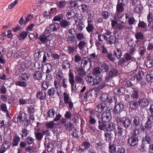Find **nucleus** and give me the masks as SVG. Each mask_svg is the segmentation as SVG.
I'll return each instance as SVG.
<instances>
[{
	"instance_id": "60",
	"label": "nucleus",
	"mask_w": 153,
	"mask_h": 153,
	"mask_svg": "<svg viewBox=\"0 0 153 153\" xmlns=\"http://www.w3.org/2000/svg\"><path fill=\"white\" fill-rule=\"evenodd\" d=\"M87 30L88 32L92 33L95 29L92 24H88L87 27H86Z\"/></svg>"
},
{
	"instance_id": "42",
	"label": "nucleus",
	"mask_w": 153,
	"mask_h": 153,
	"mask_svg": "<svg viewBox=\"0 0 153 153\" xmlns=\"http://www.w3.org/2000/svg\"><path fill=\"white\" fill-rule=\"evenodd\" d=\"M10 144V143L9 141L7 140H4L3 142V144L1 146L6 150L7 149L9 148Z\"/></svg>"
},
{
	"instance_id": "50",
	"label": "nucleus",
	"mask_w": 153,
	"mask_h": 153,
	"mask_svg": "<svg viewBox=\"0 0 153 153\" xmlns=\"http://www.w3.org/2000/svg\"><path fill=\"white\" fill-rule=\"evenodd\" d=\"M15 84L16 85L19 86L20 87H25L27 85V83L25 82L21 81H18L15 82Z\"/></svg>"
},
{
	"instance_id": "32",
	"label": "nucleus",
	"mask_w": 153,
	"mask_h": 153,
	"mask_svg": "<svg viewBox=\"0 0 153 153\" xmlns=\"http://www.w3.org/2000/svg\"><path fill=\"white\" fill-rule=\"evenodd\" d=\"M64 126L65 130L68 131H72L74 128V125L70 122H67Z\"/></svg>"
},
{
	"instance_id": "45",
	"label": "nucleus",
	"mask_w": 153,
	"mask_h": 153,
	"mask_svg": "<svg viewBox=\"0 0 153 153\" xmlns=\"http://www.w3.org/2000/svg\"><path fill=\"white\" fill-rule=\"evenodd\" d=\"M90 90H87L86 92L83 95V98L84 99H86L88 98L90 99L92 97V94L91 93Z\"/></svg>"
},
{
	"instance_id": "48",
	"label": "nucleus",
	"mask_w": 153,
	"mask_h": 153,
	"mask_svg": "<svg viewBox=\"0 0 153 153\" xmlns=\"http://www.w3.org/2000/svg\"><path fill=\"white\" fill-rule=\"evenodd\" d=\"M122 53V51L120 48H116V51H114V55L117 57L118 59H119L121 56Z\"/></svg>"
},
{
	"instance_id": "55",
	"label": "nucleus",
	"mask_w": 153,
	"mask_h": 153,
	"mask_svg": "<svg viewBox=\"0 0 153 153\" xmlns=\"http://www.w3.org/2000/svg\"><path fill=\"white\" fill-rule=\"evenodd\" d=\"M102 79L101 76H96L95 77V79H94L93 82V84L94 85H97L99 84L102 81Z\"/></svg>"
},
{
	"instance_id": "51",
	"label": "nucleus",
	"mask_w": 153,
	"mask_h": 153,
	"mask_svg": "<svg viewBox=\"0 0 153 153\" xmlns=\"http://www.w3.org/2000/svg\"><path fill=\"white\" fill-rule=\"evenodd\" d=\"M50 82L48 81H44L42 84V90H46L50 85Z\"/></svg>"
},
{
	"instance_id": "54",
	"label": "nucleus",
	"mask_w": 153,
	"mask_h": 153,
	"mask_svg": "<svg viewBox=\"0 0 153 153\" xmlns=\"http://www.w3.org/2000/svg\"><path fill=\"white\" fill-rule=\"evenodd\" d=\"M28 34L27 32H22L20 34L19 36H18L19 39L20 40H21L25 39L27 37Z\"/></svg>"
},
{
	"instance_id": "10",
	"label": "nucleus",
	"mask_w": 153,
	"mask_h": 153,
	"mask_svg": "<svg viewBox=\"0 0 153 153\" xmlns=\"http://www.w3.org/2000/svg\"><path fill=\"white\" fill-rule=\"evenodd\" d=\"M108 85L109 86V85L108 84H106L105 83H100V84L99 85V86H98V87H96L90 91L91 92L93 93L94 95H97V94L99 93L100 90L102 89L104 87L107 86Z\"/></svg>"
},
{
	"instance_id": "31",
	"label": "nucleus",
	"mask_w": 153,
	"mask_h": 153,
	"mask_svg": "<svg viewBox=\"0 0 153 153\" xmlns=\"http://www.w3.org/2000/svg\"><path fill=\"white\" fill-rule=\"evenodd\" d=\"M19 77L20 80L26 81L28 79L29 76L28 74L23 73L20 75Z\"/></svg>"
},
{
	"instance_id": "17",
	"label": "nucleus",
	"mask_w": 153,
	"mask_h": 153,
	"mask_svg": "<svg viewBox=\"0 0 153 153\" xmlns=\"http://www.w3.org/2000/svg\"><path fill=\"white\" fill-rule=\"evenodd\" d=\"M21 138L17 134L14 135L12 141V145L13 146H16L18 145L20 141Z\"/></svg>"
},
{
	"instance_id": "46",
	"label": "nucleus",
	"mask_w": 153,
	"mask_h": 153,
	"mask_svg": "<svg viewBox=\"0 0 153 153\" xmlns=\"http://www.w3.org/2000/svg\"><path fill=\"white\" fill-rule=\"evenodd\" d=\"M135 38L138 40H140L144 39V38L143 34L140 32H137L135 34Z\"/></svg>"
},
{
	"instance_id": "57",
	"label": "nucleus",
	"mask_w": 153,
	"mask_h": 153,
	"mask_svg": "<svg viewBox=\"0 0 153 153\" xmlns=\"http://www.w3.org/2000/svg\"><path fill=\"white\" fill-rule=\"evenodd\" d=\"M91 145V143L85 141L83 142L81 146L82 148L84 147L83 148L86 150L90 148Z\"/></svg>"
},
{
	"instance_id": "47",
	"label": "nucleus",
	"mask_w": 153,
	"mask_h": 153,
	"mask_svg": "<svg viewBox=\"0 0 153 153\" xmlns=\"http://www.w3.org/2000/svg\"><path fill=\"white\" fill-rule=\"evenodd\" d=\"M56 112L53 108L49 110L47 112V117L50 118H53Z\"/></svg>"
},
{
	"instance_id": "49",
	"label": "nucleus",
	"mask_w": 153,
	"mask_h": 153,
	"mask_svg": "<svg viewBox=\"0 0 153 153\" xmlns=\"http://www.w3.org/2000/svg\"><path fill=\"white\" fill-rule=\"evenodd\" d=\"M34 134L37 140L40 141L43 138V134H42V133L39 132H35Z\"/></svg>"
},
{
	"instance_id": "37",
	"label": "nucleus",
	"mask_w": 153,
	"mask_h": 153,
	"mask_svg": "<svg viewBox=\"0 0 153 153\" xmlns=\"http://www.w3.org/2000/svg\"><path fill=\"white\" fill-rule=\"evenodd\" d=\"M126 89L125 87H122L116 88L115 91H117V94L118 95H122L125 93Z\"/></svg>"
},
{
	"instance_id": "56",
	"label": "nucleus",
	"mask_w": 153,
	"mask_h": 153,
	"mask_svg": "<svg viewBox=\"0 0 153 153\" xmlns=\"http://www.w3.org/2000/svg\"><path fill=\"white\" fill-rule=\"evenodd\" d=\"M128 63L125 59L123 57L120 59L118 63V65L123 66L125 65H127Z\"/></svg>"
},
{
	"instance_id": "14",
	"label": "nucleus",
	"mask_w": 153,
	"mask_h": 153,
	"mask_svg": "<svg viewBox=\"0 0 153 153\" xmlns=\"http://www.w3.org/2000/svg\"><path fill=\"white\" fill-rule=\"evenodd\" d=\"M124 129L122 125H118L117 129H115L114 133L115 136H121L123 134Z\"/></svg>"
},
{
	"instance_id": "35",
	"label": "nucleus",
	"mask_w": 153,
	"mask_h": 153,
	"mask_svg": "<svg viewBox=\"0 0 153 153\" xmlns=\"http://www.w3.org/2000/svg\"><path fill=\"white\" fill-rule=\"evenodd\" d=\"M84 110L85 114L87 115H89L88 116V117H92L93 115L95 113L94 110L90 108L87 109H85Z\"/></svg>"
},
{
	"instance_id": "62",
	"label": "nucleus",
	"mask_w": 153,
	"mask_h": 153,
	"mask_svg": "<svg viewBox=\"0 0 153 153\" xmlns=\"http://www.w3.org/2000/svg\"><path fill=\"white\" fill-rule=\"evenodd\" d=\"M77 26V29L80 31H81L85 27V25L82 22L79 21Z\"/></svg>"
},
{
	"instance_id": "44",
	"label": "nucleus",
	"mask_w": 153,
	"mask_h": 153,
	"mask_svg": "<svg viewBox=\"0 0 153 153\" xmlns=\"http://www.w3.org/2000/svg\"><path fill=\"white\" fill-rule=\"evenodd\" d=\"M101 72V69L98 67H94L93 71L92 72V74L94 76H97L98 74H100Z\"/></svg>"
},
{
	"instance_id": "15",
	"label": "nucleus",
	"mask_w": 153,
	"mask_h": 153,
	"mask_svg": "<svg viewBox=\"0 0 153 153\" xmlns=\"http://www.w3.org/2000/svg\"><path fill=\"white\" fill-rule=\"evenodd\" d=\"M106 106V104L104 102H103L98 105L95 108V110L97 112L101 113L104 110Z\"/></svg>"
},
{
	"instance_id": "58",
	"label": "nucleus",
	"mask_w": 153,
	"mask_h": 153,
	"mask_svg": "<svg viewBox=\"0 0 153 153\" xmlns=\"http://www.w3.org/2000/svg\"><path fill=\"white\" fill-rule=\"evenodd\" d=\"M125 117H121L120 116H117L115 118V120L116 123L118 125L121 124V123H122L123 120L124 119Z\"/></svg>"
},
{
	"instance_id": "4",
	"label": "nucleus",
	"mask_w": 153,
	"mask_h": 153,
	"mask_svg": "<svg viewBox=\"0 0 153 153\" xmlns=\"http://www.w3.org/2000/svg\"><path fill=\"white\" fill-rule=\"evenodd\" d=\"M118 71L116 68H112L107 72L105 77L104 83L106 84L110 82L111 78L117 75Z\"/></svg>"
},
{
	"instance_id": "59",
	"label": "nucleus",
	"mask_w": 153,
	"mask_h": 153,
	"mask_svg": "<svg viewBox=\"0 0 153 153\" xmlns=\"http://www.w3.org/2000/svg\"><path fill=\"white\" fill-rule=\"evenodd\" d=\"M66 3V1H59L57 3V6L61 10L62 9L64 8Z\"/></svg>"
},
{
	"instance_id": "38",
	"label": "nucleus",
	"mask_w": 153,
	"mask_h": 153,
	"mask_svg": "<svg viewBox=\"0 0 153 153\" xmlns=\"http://www.w3.org/2000/svg\"><path fill=\"white\" fill-rule=\"evenodd\" d=\"M101 71L103 72H107L108 71L109 69L108 65L105 63H104L102 64L100 68Z\"/></svg>"
},
{
	"instance_id": "1",
	"label": "nucleus",
	"mask_w": 153,
	"mask_h": 153,
	"mask_svg": "<svg viewBox=\"0 0 153 153\" xmlns=\"http://www.w3.org/2000/svg\"><path fill=\"white\" fill-rule=\"evenodd\" d=\"M140 132L138 131H133L132 136L129 137L127 140V143L131 147H134L137 146L139 140Z\"/></svg>"
},
{
	"instance_id": "41",
	"label": "nucleus",
	"mask_w": 153,
	"mask_h": 153,
	"mask_svg": "<svg viewBox=\"0 0 153 153\" xmlns=\"http://www.w3.org/2000/svg\"><path fill=\"white\" fill-rule=\"evenodd\" d=\"M30 131L26 128H23L22 131L21 137L22 138L26 137L29 134Z\"/></svg>"
},
{
	"instance_id": "30",
	"label": "nucleus",
	"mask_w": 153,
	"mask_h": 153,
	"mask_svg": "<svg viewBox=\"0 0 153 153\" xmlns=\"http://www.w3.org/2000/svg\"><path fill=\"white\" fill-rule=\"evenodd\" d=\"M136 73V78L137 82L141 80L143 76V72L142 71H135Z\"/></svg>"
},
{
	"instance_id": "19",
	"label": "nucleus",
	"mask_w": 153,
	"mask_h": 153,
	"mask_svg": "<svg viewBox=\"0 0 153 153\" xmlns=\"http://www.w3.org/2000/svg\"><path fill=\"white\" fill-rule=\"evenodd\" d=\"M108 124L106 126V131H111L115 130V124L111 121H109Z\"/></svg>"
},
{
	"instance_id": "8",
	"label": "nucleus",
	"mask_w": 153,
	"mask_h": 153,
	"mask_svg": "<svg viewBox=\"0 0 153 153\" xmlns=\"http://www.w3.org/2000/svg\"><path fill=\"white\" fill-rule=\"evenodd\" d=\"M111 116L110 110L104 112L101 116V120L105 122H108L111 118Z\"/></svg>"
},
{
	"instance_id": "27",
	"label": "nucleus",
	"mask_w": 153,
	"mask_h": 153,
	"mask_svg": "<svg viewBox=\"0 0 153 153\" xmlns=\"http://www.w3.org/2000/svg\"><path fill=\"white\" fill-rule=\"evenodd\" d=\"M76 13L73 10H71L68 11L66 14L67 19H70L74 18L76 16Z\"/></svg>"
},
{
	"instance_id": "7",
	"label": "nucleus",
	"mask_w": 153,
	"mask_h": 153,
	"mask_svg": "<svg viewBox=\"0 0 153 153\" xmlns=\"http://www.w3.org/2000/svg\"><path fill=\"white\" fill-rule=\"evenodd\" d=\"M149 100L146 97L140 98L138 101L139 106L143 108L147 107L149 105Z\"/></svg>"
},
{
	"instance_id": "24",
	"label": "nucleus",
	"mask_w": 153,
	"mask_h": 153,
	"mask_svg": "<svg viewBox=\"0 0 153 153\" xmlns=\"http://www.w3.org/2000/svg\"><path fill=\"white\" fill-rule=\"evenodd\" d=\"M87 129L89 132L92 131L94 133H97L98 131L96 128L95 124H88L87 126Z\"/></svg>"
},
{
	"instance_id": "5",
	"label": "nucleus",
	"mask_w": 153,
	"mask_h": 153,
	"mask_svg": "<svg viewBox=\"0 0 153 153\" xmlns=\"http://www.w3.org/2000/svg\"><path fill=\"white\" fill-rule=\"evenodd\" d=\"M27 114L22 111L20 112L17 117V120L19 122H22L25 125L28 126L30 123V119L27 118Z\"/></svg>"
},
{
	"instance_id": "13",
	"label": "nucleus",
	"mask_w": 153,
	"mask_h": 153,
	"mask_svg": "<svg viewBox=\"0 0 153 153\" xmlns=\"http://www.w3.org/2000/svg\"><path fill=\"white\" fill-rule=\"evenodd\" d=\"M42 77V72L39 70L35 71L33 74V77L34 80H40Z\"/></svg>"
},
{
	"instance_id": "34",
	"label": "nucleus",
	"mask_w": 153,
	"mask_h": 153,
	"mask_svg": "<svg viewBox=\"0 0 153 153\" xmlns=\"http://www.w3.org/2000/svg\"><path fill=\"white\" fill-rule=\"evenodd\" d=\"M133 92L131 96V97L133 100H138V91L137 89L134 88Z\"/></svg>"
},
{
	"instance_id": "33",
	"label": "nucleus",
	"mask_w": 153,
	"mask_h": 153,
	"mask_svg": "<svg viewBox=\"0 0 153 153\" xmlns=\"http://www.w3.org/2000/svg\"><path fill=\"white\" fill-rule=\"evenodd\" d=\"M44 145L45 148V150L46 149L48 152H50L52 151L53 146H54L53 143H44Z\"/></svg>"
},
{
	"instance_id": "18",
	"label": "nucleus",
	"mask_w": 153,
	"mask_h": 153,
	"mask_svg": "<svg viewBox=\"0 0 153 153\" xmlns=\"http://www.w3.org/2000/svg\"><path fill=\"white\" fill-rule=\"evenodd\" d=\"M122 126H123L125 128L129 127L131 124V121L129 118L125 117L122 123Z\"/></svg>"
},
{
	"instance_id": "11",
	"label": "nucleus",
	"mask_w": 153,
	"mask_h": 153,
	"mask_svg": "<svg viewBox=\"0 0 153 153\" xmlns=\"http://www.w3.org/2000/svg\"><path fill=\"white\" fill-rule=\"evenodd\" d=\"M56 77L57 80H55L54 81V86L56 89H57L61 85V81L64 78L63 77V75L61 74H57Z\"/></svg>"
},
{
	"instance_id": "9",
	"label": "nucleus",
	"mask_w": 153,
	"mask_h": 153,
	"mask_svg": "<svg viewBox=\"0 0 153 153\" xmlns=\"http://www.w3.org/2000/svg\"><path fill=\"white\" fill-rule=\"evenodd\" d=\"M27 112L30 120L33 121L35 120L34 114L35 112L34 107L33 105H30L27 107Z\"/></svg>"
},
{
	"instance_id": "16",
	"label": "nucleus",
	"mask_w": 153,
	"mask_h": 153,
	"mask_svg": "<svg viewBox=\"0 0 153 153\" xmlns=\"http://www.w3.org/2000/svg\"><path fill=\"white\" fill-rule=\"evenodd\" d=\"M125 4L123 2H118L116 7V11L118 14L119 13L122 12L124 10V7Z\"/></svg>"
},
{
	"instance_id": "61",
	"label": "nucleus",
	"mask_w": 153,
	"mask_h": 153,
	"mask_svg": "<svg viewBox=\"0 0 153 153\" xmlns=\"http://www.w3.org/2000/svg\"><path fill=\"white\" fill-rule=\"evenodd\" d=\"M56 91L55 88L53 87L49 89L48 91V94L50 97H52L54 95Z\"/></svg>"
},
{
	"instance_id": "53",
	"label": "nucleus",
	"mask_w": 153,
	"mask_h": 153,
	"mask_svg": "<svg viewBox=\"0 0 153 153\" xmlns=\"http://www.w3.org/2000/svg\"><path fill=\"white\" fill-rule=\"evenodd\" d=\"M108 152L110 153H114L116 152V146L114 144H110L108 148Z\"/></svg>"
},
{
	"instance_id": "2",
	"label": "nucleus",
	"mask_w": 153,
	"mask_h": 153,
	"mask_svg": "<svg viewBox=\"0 0 153 153\" xmlns=\"http://www.w3.org/2000/svg\"><path fill=\"white\" fill-rule=\"evenodd\" d=\"M115 105L113 110V113L114 114H117L124 110L125 104L122 102H118L117 98L114 96L113 97Z\"/></svg>"
},
{
	"instance_id": "22",
	"label": "nucleus",
	"mask_w": 153,
	"mask_h": 153,
	"mask_svg": "<svg viewBox=\"0 0 153 153\" xmlns=\"http://www.w3.org/2000/svg\"><path fill=\"white\" fill-rule=\"evenodd\" d=\"M138 103L137 100H133L129 102L130 108L132 110L136 109L138 107Z\"/></svg>"
},
{
	"instance_id": "36",
	"label": "nucleus",
	"mask_w": 153,
	"mask_h": 153,
	"mask_svg": "<svg viewBox=\"0 0 153 153\" xmlns=\"http://www.w3.org/2000/svg\"><path fill=\"white\" fill-rule=\"evenodd\" d=\"M142 141L150 144L152 141V138L149 134H146L145 137H143Z\"/></svg>"
},
{
	"instance_id": "63",
	"label": "nucleus",
	"mask_w": 153,
	"mask_h": 153,
	"mask_svg": "<svg viewBox=\"0 0 153 153\" xmlns=\"http://www.w3.org/2000/svg\"><path fill=\"white\" fill-rule=\"evenodd\" d=\"M79 131L75 129L74 130L71 135L73 138H77L79 137Z\"/></svg>"
},
{
	"instance_id": "52",
	"label": "nucleus",
	"mask_w": 153,
	"mask_h": 153,
	"mask_svg": "<svg viewBox=\"0 0 153 153\" xmlns=\"http://www.w3.org/2000/svg\"><path fill=\"white\" fill-rule=\"evenodd\" d=\"M70 5L68 7L70 8H72L75 7L78 5V1L76 0L72 1L70 2Z\"/></svg>"
},
{
	"instance_id": "39",
	"label": "nucleus",
	"mask_w": 153,
	"mask_h": 153,
	"mask_svg": "<svg viewBox=\"0 0 153 153\" xmlns=\"http://www.w3.org/2000/svg\"><path fill=\"white\" fill-rule=\"evenodd\" d=\"M69 82L71 85L75 84V82L74 80V74L70 71L68 74Z\"/></svg>"
},
{
	"instance_id": "43",
	"label": "nucleus",
	"mask_w": 153,
	"mask_h": 153,
	"mask_svg": "<svg viewBox=\"0 0 153 153\" xmlns=\"http://www.w3.org/2000/svg\"><path fill=\"white\" fill-rule=\"evenodd\" d=\"M25 141L27 144L30 145L33 144L34 143L35 139L30 137V136H28V137L26 138Z\"/></svg>"
},
{
	"instance_id": "3",
	"label": "nucleus",
	"mask_w": 153,
	"mask_h": 153,
	"mask_svg": "<svg viewBox=\"0 0 153 153\" xmlns=\"http://www.w3.org/2000/svg\"><path fill=\"white\" fill-rule=\"evenodd\" d=\"M149 111L151 113L147 117V120L144 125L145 128L147 130L151 129L153 126V104L150 107Z\"/></svg>"
},
{
	"instance_id": "6",
	"label": "nucleus",
	"mask_w": 153,
	"mask_h": 153,
	"mask_svg": "<svg viewBox=\"0 0 153 153\" xmlns=\"http://www.w3.org/2000/svg\"><path fill=\"white\" fill-rule=\"evenodd\" d=\"M132 125L134 128L133 131H138L140 132L139 129L143 131H145V128L143 126H140L139 129H138L137 127L139 126L140 124V118L138 116L133 117L132 118Z\"/></svg>"
},
{
	"instance_id": "12",
	"label": "nucleus",
	"mask_w": 153,
	"mask_h": 153,
	"mask_svg": "<svg viewBox=\"0 0 153 153\" xmlns=\"http://www.w3.org/2000/svg\"><path fill=\"white\" fill-rule=\"evenodd\" d=\"M48 31L45 30V32L43 33L42 35H40L39 37V39L43 43H46L48 41V38L51 36L49 34L47 33Z\"/></svg>"
},
{
	"instance_id": "64",
	"label": "nucleus",
	"mask_w": 153,
	"mask_h": 153,
	"mask_svg": "<svg viewBox=\"0 0 153 153\" xmlns=\"http://www.w3.org/2000/svg\"><path fill=\"white\" fill-rule=\"evenodd\" d=\"M81 76H77L75 77V80L77 83L80 84H82L84 82L83 77Z\"/></svg>"
},
{
	"instance_id": "20",
	"label": "nucleus",
	"mask_w": 153,
	"mask_h": 153,
	"mask_svg": "<svg viewBox=\"0 0 153 153\" xmlns=\"http://www.w3.org/2000/svg\"><path fill=\"white\" fill-rule=\"evenodd\" d=\"M36 97L37 98L41 101L45 99L46 94L42 91H39L37 93Z\"/></svg>"
},
{
	"instance_id": "23",
	"label": "nucleus",
	"mask_w": 153,
	"mask_h": 153,
	"mask_svg": "<svg viewBox=\"0 0 153 153\" xmlns=\"http://www.w3.org/2000/svg\"><path fill=\"white\" fill-rule=\"evenodd\" d=\"M105 136L106 141L110 143L111 142V139L113 138V135L111 131H106V133L105 132Z\"/></svg>"
},
{
	"instance_id": "28",
	"label": "nucleus",
	"mask_w": 153,
	"mask_h": 153,
	"mask_svg": "<svg viewBox=\"0 0 153 153\" xmlns=\"http://www.w3.org/2000/svg\"><path fill=\"white\" fill-rule=\"evenodd\" d=\"M94 76L92 74H88L85 77V80L88 83H91L94 80Z\"/></svg>"
},
{
	"instance_id": "40",
	"label": "nucleus",
	"mask_w": 153,
	"mask_h": 153,
	"mask_svg": "<svg viewBox=\"0 0 153 153\" xmlns=\"http://www.w3.org/2000/svg\"><path fill=\"white\" fill-rule=\"evenodd\" d=\"M77 73L79 76H84L86 74V73L84 68L82 67L79 68L77 70Z\"/></svg>"
},
{
	"instance_id": "25",
	"label": "nucleus",
	"mask_w": 153,
	"mask_h": 153,
	"mask_svg": "<svg viewBox=\"0 0 153 153\" xmlns=\"http://www.w3.org/2000/svg\"><path fill=\"white\" fill-rule=\"evenodd\" d=\"M116 38L114 36L111 35L106 40L107 43L110 45H112L114 44L116 42Z\"/></svg>"
},
{
	"instance_id": "26",
	"label": "nucleus",
	"mask_w": 153,
	"mask_h": 153,
	"mask_svg": "<svg viewBox=\"0 0 153 153\" xmlns=\"http://www.w3.org/2000/svg\"><path fill=\"white\" fill-rule=\"evenodd\" d=\"M61 27L62 28H66L67 27H68L71 24L65 19H62L60 22L59 24Z\"/></svg>"
},
{
	"instance_id": "29",
	"label": "nucleus",
	"mask_w": 153,
	"mask_h": 153,
	"mask_svg": "<svg viewBox=\"0 0 153 153\" xmlns=\"http://www.w3.org/2000/svg\"><path fill=\"white\" fill-rule=\"evenodd\" d=\"M98 122V128L100 130H103L106 128V126L105 123H107V122H105L102 120H99Z\"/></svg>"
},
{
	"instance_id": "21",
	"label": "nucleus",
	"mask_w": 153,
	"mask_h": 153,
	"mask_svg": "<svg viewBox=\"0 0 153 153\" xmlns=\"http://www.w3.org/2000/svg\"><path fill=\"white\" fill-rule=\"evenodd\" d=\"M59 25L58 23H55L51 24L47 28L49 29L50 31H56L57 29L59 27Z\"/></svg>"
}]
</instances>
